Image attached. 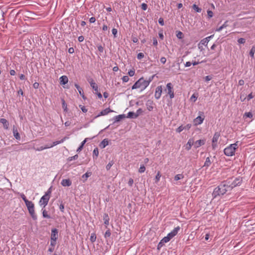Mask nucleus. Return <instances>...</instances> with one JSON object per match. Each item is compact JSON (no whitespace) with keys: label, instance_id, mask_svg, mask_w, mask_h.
Masks as SVG:
<instances>
[{"label":"nucleus","instance_id":"nucleus-1","mask_svg":"<svg viewBox=\"0 0 255 255\" xmlns=\"http://www.w3.org/2000/svg\"><path fill=\"white\" fill-rule=\"evenodd\" d=\"M230 186L229 182H227L226 180L222 182L218 187L214 189L212 193L213 198H216L218 196L224 195L228 191H231V187Z\"/></svg>","mask_w":255,"mask_h":255},{"label":"nucleus","instance_id":"nucleus-2","mask_svg":"<svg viewBox=\"0 0 255 255\" xmlns=\"http://www.w3.org/2000/svg\"><path fill=\"white\" fill-rule=\"evenodd\" d=\"M153 77L154 76H152L148 81L144 80L143 78H140L133 84L131 87V89L133 90L141 88V90L145 89L149 85L150 82L152 80Z\"/></svg>","mask_w":255,"mask_h":255},{"label":"nucleus","instance_id":"nucleus-3","mask_svg":"<svg viewBox=\"0 0 255 255\" xmlns=\"http://www.w3.org/2000/svg\"><path fill=\"white\" fill-rule=\"evenodd\" d=\"M238 141L235 143L231 144L224 150L225 154L228 156H232L235 154V151L238 147Z\"/></svg>","mask_w":255,"mask_h":255},{"label":"nucleus","instance_id":"nucleus-4","mask_svg":"<svg viewBox=\"0 0 255 255\" xmlns=\"http://www.w3.org/2000/svg\"><path fill=\"white\" fill-rule=\"evenodd\" d=\"M65 137L61 139L60 140H58V141H54L52 142V143L50 145H46L45 146H40L38 148H34V149L36 151H42L44 149H47V148H51L58 144H60V143H61L62 142H64V141L65 140Z\"/></svg>","mask_w":255,"mask_h":255},{"label":"nucleus","instance_id":"nucleus-5","mask_svg":"<svg viewBox=\"0 0 255 255\" xmlns=\"http://www.w3.org/2000/svg\"><path fill=\"white\" fill-rule=\"evenodd\" d=\"M226 181L227 182H229V184H230V186L231 187V190H232L233 188L240 185L242 180L240 178H236L234 180H233V179H229Z\"/></svg>","mask_w":255,"mask_h":255},{"label":"nucleus","instance_id":"nucleus-6","mask_svg":"<svg viewBox=\"0 0 255 255\" xmlns=\"http://www.w3.org/2000/svg\"><path fill=\"white\" fill-rule=\"evenodd\" d=\"M165 91L167 92V94L169 96L170 99H172L174 97L173 86L171 83H168L166 85V89Z\"/></svg>","mask_w":255,"mask_h":255},{"label":"nucleus","instance_id":"nucleus-7","mask_svg":"<svg viewBox=\"0 0 255 255\" xmlns=\"http://www.w3.org/2000/svg\"><path fill=\"white\" fill-rule=\"evenodd\" d=\"M49 197L47 195H44L40 199L39 202V204L40 206H43V208H45V206L48 204V201L49 200Z\"/></svg>","mask_w":255,"mask_h":255},{"label":"nucleus","instance_id":"nucleus-8","mask_svg":"<svg viewBox=\"0 0 255 255\" xmlns=\"http://www.w3.org/2000/svg\"><path fill=\"white\" fill-rule=\"evenodd\" d=\"M162 92V86H158L156 87L154 96L156 99H159L161 95Z\"/></svg>","mask_w":255,"mask_h":255},{"label":"nucleus","instance_id":"nucleus-9","mask_svg":"<svg viewBox=\"0 0 255 255\" xmlns=\"http://www.w3.org/2000/svg\"><path fill=\"white\" fill-rule=\"evenodd\" d=\"M204 120V115H203L202 117H201L200 116H198L193 121L194 125L197 126V125L201 124L203 123Z\"/></svg>","mask_w":255,"mask_h":255},{"label":"nucleus","instance_id":"nucleus-10","mask_svg":"<svg viewBox=\"0 0 255 255\" xmlns=\"http://www.w3.org/2000/svg\"><path fill=\"white\" fill-rule=\"evenodd\" d=\"M180 228L179 226H178L175 228L171 232L168 233L167 235L169 237H170L171 239H172L174 237H175L178 232L179 231Z\"/></svg>","mask_w":255,"mask_h":255},{"label":"nucleus","instance_id":"nucleus-11","mask_svg":"<svg viewBox=\"0 0 255 255\" xmlns=\"http://www.w3.org/2000/svg\"><path fill=\"white\" fill-rule=\"evenodd\" d=\"M180 228L179 226H178L175 228L171 232L168 233L167 235L169 237H170L171 239H172L174 237H175L178 232L179 231Z\"/></svg>","mask_w":255,"mask_h":255},{"label":"nucleus","instance_id":"nucleus-12","mask_svg":"<svg viewBox=\"0 0 255 255\" xmlns=\"http://www.w3.org/2000/svg\"><path fill=\"white\" fill-rule=\"evenodd\" d=\"M58 232L56 229H52L51 230V240H57L58 237Z\"/></svg>","mask_w":255,"mask_h":255},{"label":"nucleus","instance_id":"nucleus-13","mask_svg":"<svg viewBox=\"0 0 255 255\" xmlns=\"http://www.w3.org/2000/svg\"><path fill=\"white\" fill-rule=\"evenodd\" d=\"M113 111L111 110L110 108H107L103 111H102L98 115H97L95 117V118H97L100 116H105L107 115L108 114L110 113V112H112Z\"/></svg>","mask_w":255,"mask_h":255},{"label":"nucleus","instance_id":"nucleus-14","mask_svg":"<svg viewBox=\"0 0 255 255\" xmlns=\"http://www.w3.org/2000/svg\"><path fill=\"white\" fill-rule=\"evenodd\" d=\"M27 209L32 219L34 220H36L37 218L35 213L34 206L33 207H31Z\"/></svg>","mask_w":255,"mask_h":255},{"label":"nucleus","instance_id":"nucleus-15","mask_svg":"<svg viewBox=\"0 0 255 255\" xmlns=\"http://www.w3.org/2000/svg\"><path fill=\"white\" fill-rule=\"evenodd\" d=\"M88 81L93 89L96 92H98V87L96 83L94 81V80L92 79H88Z\"/></svg>","mask_w":255,"mask_h":255},{"label":"nucleus","instance_id":"nucleus-16","mask_svg":"<svg viewBox=\"0 0 255 255\" xmlns=\"http://www.w3.org/2000/svg\"><path fill=\"white\" fill-rule=\"evenodd\" d=\"M213 36L214 35H212L203 39L202 40H201L200 44H201L202 45L205 46H207L210 40L213 37Z\"/></svg>","mask_w":255,"mask_h":255},{"label":"nucleus","instance_id":"nucleus-17","mask_svg":"<svg viewBox=\"0 0 255 255\" xmlns=\"http://www.w3.org/2000/svg\"><path fill=\"white\" fill-rule=\"evenodd\" d=\"M12 132H13V136L15 138V139H16L17 140L20 139V136L18 132L16 127L13 126V128H12Z\"/></svg>","mask_w":255,"mask_h":255},{"label":"nucleus","instance_id":"nucleus-18","mask_svg":"<svg viewBox=\"0 0 255 255\" xmlns=\"http://www.w3.org/2000/svg\"><path fill=\"white\" fill-rule=\"evenodd\" d=\"M61 184L63 186L69 187L71 185L72 182L69 179H64L62 180Z\"/></svg>","mask_w":255,"mask_h":255},{"label":"nucleus","instance_id":"nucleus-19","mask_svg":"<svg viewBox=\"0 0 255 255\" xmlns=\"http://www.w3.org/2000/svg\"><path fill=\"white\" fill-rule=\"evenodd\" d=\"M205 143V139H200L196 141L194 143V147L197 148Z\"/></svg>","mask_w":255,"mask_h":255},{"label":"nucleus","instance_id":"nucleus-20","mask_svg":"<svg viewBox=\"0 0 255 255\" xmlns=\"http://www.w3.org/2000/svg\"><path fill=\"white\" fill-rule=\"evenodd\" d=\"M0 123L3 125V128L7 129L9 127V123L5 119H0Z\"/></svg>","mask_w":255,"mask_h":255},{"label":"nucleus","instance_id":"nucleus-21","mask_svg":"<svg viewBox=\"0 0 255 255\" xmlns=\"http://www.w3.org/2000/svg\"><path fill=\"white\" fill-rule=\"evenodd\" d=\"M60 83L61 85H65L68 82V77L66 76H62L60 79Z\"/></svg>","mask_w":255,"mask_h":255},{"label":"nucleus","instance_id":"nucleus-22","mask_svg":"<svg viewBox=\"0 0 255 255\" xmlns=\"http://www.w3.org/2000/svg\"><path fill=\"white\" fill-rule=\"evenodd\" d=\"M194 140L193 139H189L187 143L186 146V149L187 150H189L192 146L194 144Z\"/></svg>","mask_w":255,"mask_h":255},{"label":"nucleus","instance_id":"nucleus-23","mask_svg":"<svg viewBox=\"0 0 255 255\" xmlns=\"http://www.w3.org/2000/svg\"><path fill=\"white\" fill-rule=\"evenodd\" d=\"M90 138H86L81 143V145H80V146L78 148V149H77V152H80L81 150H82V149H83V146L84 145V144H85V143L89 140L90 139Z\"/></svg>","mask_w":255,"mask_h":255},{"label":"nucleus","instance_id":"nucleus-24","mask_svg":"<svg viewBox=\"0 0 255 255\" xmlns=\"http://www.w3.org/2000/svg\"><path fill=\"white\" fill-rule=\"evenodd\" d=\"M75 86L76 88V89L78 90L80 95L83 98H84V93L83 89L77 84H75Z\"/></svg>","mask_w":255,"mask_h":255},{"label":"nucleus","instance_id":"nucleus-25","mask_svg":"<svg viewBox=\"0 0 255 255\" xmlns=\"http://www.w3.org/2000/svg\"><path fill=\"white\" fill-rule=\"evenodd\" d=\"M152 104L153 102L150 100H148L146 103L147 109L149 111H151L153 109Z\"/></svg>","mask_w":255,"mask_h":255},{"label":"nucleus","instance_id":"nucleus-26","mask_svg":"<svg viewBox=\"0 0 255 255\" xmlns=\"http://www.w3.org/2000/svg\"><path fill=\"white\" fill-rule=\"evenodd\" d=\"M125 118V115H120L117 116H115L114 118V123L118 122L120 121L121 120Z\"/></svg>","mask_w":255,"mask_h":255},{"label":"nucleus","instance_id":"nucleus-27","mask_svg":"<svg viewBox=\"0 0 255 255\" xmlns=\"http://www.w3.org/2000/svg\"><path fill=\"white\" fill-rule=\"evenodd\" d=\"M220 136V134L219 132H215L212 138V142H217Z\"/></svg>","mask_w":255,"mask_h":255},{"label":"nucleus","instance_id":"nucleus-28","mask_svg":"<svg viewBox=\"0 0 255 255\" xmlns=\"http://www.w3.org/2000/svg\"><path fill=\"white\" fill-rule=\"evenodd\" d=\"M108 144H109V141H108V139H104L100 143V146L101 148H104L106 146H107L108 145Z\"/></svg>","mask_w":255,"mask_h":255},{"label":"nucleus","instance_id":"nucleus-29","mask_svg":"<svg viewBox=\"0 0 255 255\" xmlns=\"http://www.w3.org/2000/svg\"><path fill=\"white\" fill-rule=\"evenodd\" d=\"M103 220L104 221V224L105 225H108L109 224V218L108 214L105 213L104 214Z\"/></svg>","mask_w":255,"mask_h":255},{"label":"nucleus","instance_id":"nucleus-30","mask_svg":"<svg viewBox=\"0 0 255 255\" xmlns=\"http://www.w3.org/2000/svg\"><path fill=\"white\" fill-rule=\"evenodd\" d=\"M211 161L210 160V157H208L206 159V161L204 163L203 167H206L207 168H208V167H209L211 165Z\"/></svg>","mask_w":255,"mask_h":255},{"label":"nucleus","instance_id":"nucleus-31","mask_svg":"<svg viewBox=\"0 0 255 255\" xmlns=\"http://www.w3.org/2000/svg\"><path fill=\"white\" fill-rule=\"evenodd\" d=\"M127 118L131 119H136L137 117L135 115V113L133 112H129L128 114Z\"/></svg>","mask_w":255,"mask_h":255},{"label":"nucleus","instance_id":"nucleus-32","mask_svg":"<svg viewBox=\"0 0 255 255\" xmlns=\"http://www.w3.org/2000/svg\"><path fill=\"white\" fill-rule=\"evenodd\" d=\"M25 204L27 209L33 207L34 206V204L31 201H29L28 200L26 202H25Z\"/></svg>","mask_w":255,"mask_h":255},{"label":"nucleus","instance_id":"nucleus-33","mask_svg":"<svg viewBox=\"0 0 255 255\" xmlns=\"http://www.w3.org/2000/svg\"><path fill=\"white\" fill-rule=\"evenodd\" d=\"M176 35V37L180 39H182L184 37L183 33L180 31H177Z\"/></svg>","mask_w":255,"mask_h":255},{"label":"nucleus","instance_id":"nucleus-34","mask_svg":"<svg viewBox=\"0 0 255 255\" xmlns=\"http://www.w3.org/2000/svg\"><path fill=\"white\" fill-rule=\"evenodd\" d=\"M171 239V238L167 235V236L164 237L161 241L164 244L165 243L168 242Z\"/></svg>","mask_w":255,"mask_h":255},{"label":"nucleus","instance_id":"nucleus-35","mask_svg":"<svg viewBox=\"0 0 255 255\" xmlns=\"http://www.w3.org/2000/svg\"><path fill=\"white\" fill-rule=\"evenodd\" d=\"M193 9L197 12H201L202 9L199 8L196 4H194L192 5Z\"/></svg>","mask_w":255,"mask_h":255},{"label":"nucleus","instance_id":"nucleus-36","mask_svg":"<svg viewBox=\"0 0 255 255\" xmlns=\"http://www.w3.org/2000/svg\"><path fill=\"white\" fill-rule=\"evenodd\" d=\"M91 172H86L84 174H83L82 176V178H84V182L87 180V178L91 175Z\"/></svg>","mask_w":255,"mask_h":255},{"label":"nucleus","instance_id":"nucleus-37","mask_svg":"<svg viewBox=\"0 0 255 255\" xmlns=\"http://www.w3.org/2000/svg\"><path fill=\"white\" fill-rule=\"evenodd\" d=\"M184 178V175L182 174H178L175 176L174 180L178 181Z\"/></svg>","mask_w":255,"mask_h":255},{"label":"nucleus","instance_id":"nucleus-38","mask_svg":"<svg viewBox=\"0 0 255 255\" xmlns=\"http://www.w3.org/2000/svg\"><path fill=\"white\" fill-rule=\"evenodd\" d=\"M42 216H43V218H48V219H50L51 218L50 216L48 214L47 212L45 210H43V209H42Z\"/></svg>","mask_w":255,"mask_h":255},{"label":"nucleus","instance_id":"nucleus-39","mask_svg":"<svg viewBox=\"0 0 255 255\" xmlns=\"http://www.w3.org/2000/svg\"><path fill=\"white\" fill-rule=\"evenodd\" d=\"M99 155V150L98 148H95L93 150V158H97Z\"/></svg>","mask_w":255,"mask_h":255},{"label":"nucleus","instance_id":"nucleus-40","mask_svg":"<svg viewBox=\"0 0 255 255\" xmlns=\"http://www.w3.org/2000/svg\"><path fill=\"white\" fill-rule=\"evenodd\" d=\"M90 241L92 243H94L96 241V235L95 234L93 233L91 234L90 238Z\"/></svg>","mask_w":255,"mask_h":255},{"label":"nucleus","instance_id":"nucleus-41","mask_svg":"<svg viewBox=\"0 0 255 255\" xmlns=\"http://www.w3.org/2000/svg\"><path fill=\"white\" fill-rule=\"evenodd\" d=\"M255 53V47L253 46L250 51V55L252 57H254V54Z\"/></svg>","mask_w":255,"mask_h":255},{"label":"nucleus","instance_id":"nucleus-42","mask_svg":"<svg viewBox=\"0 0 255 255\" xmlns=\"http://www.w3.org/2000/svg\"><path fill=\"white\" fill-rule=\"evenodd\" d=\"M145 170V167L144 165H140V166L138 169V172L140 173H143Z\"/></svg>","mask_w":255,"mask_h":255},{"label":"nucleus","instance_id":"nucleus-43","mask_svg":"<svg viewBox=\"0 0 255 255\" xmlns=\"http://www.w3.org/2000/svg\"><path fill=\"white\" fill-rule=\"evenodd\" d=\"M114 162L113 161H111L106 166V169L107 170H110L112 166L114 164Z\"/></svg>","mask_w":255,"mask_h":255},{"label":"nucleus","instance_id":"nucleus-44","mask_svg":"<svg viewBox=\"0 0 255 255\" xmlns=\"http://www.w3.org/2000/svg\"><path fill=\"white\" fill-rule=\"evenodd\" d=\"M160 177H161L160 173L159 172H158L155 176V180L156 183L158 182L159 181Z\"/></svg>","mask_w":255,"mask_h":255},{"label":"nucleus","instance_id":"nucleus-45","mask_svg":"<svg viewBox=\"0 0 255 255\" xmlns=\"http://www.w3.org/2000/svg\"><path fill=\"white\" fill-rule=\"evenodd\" d=\"M143 113V111L141 109H138L136 112H135V115L136 117L137 118L139 115H140Z\"/></svg>","mask_w":255,"mask_h":255},{"label":"nucleus","instance_id":"nucleus-46","mask_svg":"<svg viewBox=\"0 0 255 255\" xmlns=\"http://www.w3.org/2000/svg\"><path fill=\"white\" fill-rule=\"evenodd\" d=\"M111 234L110 230L109 229L106 232L104 237L105 238H108L111 236Z\"/></svg>","mask_w":255,"mask_h":255},{"label":"nucleus","instance_id":"nucleus-47","mask_svg":"<svg viewBox=\"0 0 255 255\" xmlns=\"http://www.w3.org/2000/svg\"><path fill=\"white\" fill-rule=\"evenodd\" d=\"M184 129V127L181 126L179 127L176 130L177 132L180 133Z\"/></svg>","mask_w":255,"mask_h":255},{"label":"nucleus","instance_id":"nucleus-48","mask_svg":"<svg viewBox=\"0 0 255 255\" xmlns=\"http://www.w3.org/2000/svg\"><path fill=\"white\" fill-rule=\"evenodd\" d=\"M112 33L114 35L115 37H117V33H118V30L116 28H113L112 29Z\"/></svg>","mask_w":255,"mask_h":255},{"label":"nucleus","instance_id":"nucleus-49","mask_svg":"<svg viewBox=\"0 0 255 255\" xmlns=\"http://www.w3.org/2000/svg\"><path fill=\"white\" fill-rule=\"evenodd\" d=\"M78 155L77 154H76V155H75L73 156L70 157L68 158V160L69 161H72L73 160H76V159H77L78 158Z\"/></svg>","mask_w":255,"mask_h":255},{"label":"nucleus","instance_id":"nucleus-50","mask_svg":"<svg viewBox=\"0 0 255 255\" xmlns=\"http://www.w3.org/2000/svg\"><path fill=\"white\" fill-rule=\"evenodd\" d=\"M207 14H208L209 18H211L213 16V12L210 10H207Z\"/></svg>","mask_w":255,"mask_h":255},{"label":"nucleus","instance_id":"nucleus-51","mask_svg":"<svg viewBox=\"0 0 255 255\" xmlns=\"http://www.w3.org/2000/svg\"><path fill=\"white\" fill-rule=\"evenodd\" d=\"M141 7L142 10H146L147 8V5L146 3H143L141 4Z\"/></svg>","mask_w":255,"mask_h":255},{"label":"nucleus","instance_id":"nucleus-52","mask_svg":"<svg viewBox=\"0 0 255 255\" xmlns=\"http://www.w3.org/2000/svg\"><path fill=\"white\" fill-rule=\"evenodd\" d=\"M158 22H159V23L161 25H162V26L164 25V19H163V18H162V17H160V18H159V19H158Z\"/></svg>","mask_w":255,"mask_h":255},{"label":"nucleus","instance_id":"nucleus-53","mask_svg":"<svg viewBox=\"0 0 255 255\" xmlns=\"http://www.w3.org/2000/svg\"><path fill=\"white\" fill-rule=\"evenodd\" d=\"M122 80L124 82H127L129 80V78L128 76H124L122 78Z\"/></svg>","mask_w":255,"mask_h":255},{"label":"nucleus","instance_id":"nucleus-54","mask_svg":"<svg viewBox=\"0 0 255 255\" xmlns=\"http://www.w3.org/2000/svg\"><path fill=\"white\" fill-rule=\"evenodd\" d=\"M238 42L239 43H241V44H244L246 42V40L244 38H239L238 40Z\"/></svg>","mask_w":255,"mask_h":255},{"label":"nucleus","instance_id":"nucleus-55","mask_svg":"<svg viewBox=\"0 0 255 255\" xmlns=\"http://www.w3.org/2000/svg\"><path fill=\"white\" fill-rule=\"evenodd\" d=\"M245 116H246V117L249 118H252L253 117V115H252V113L248 112V113H246L245 114Z\"/></svg>","mask_w":255,"mask_h":255},{"label":"nucleus","instance_id":"nucleus-56","mask_svg":"<svg viewBox=\"0 0 255 255\" xmlns=\"http://www.w3.org/2000/svg\"><path fill=\"white\" fill-rule=\"evenodd\" d=\"M144 57V54L142 53H139L137 55V58L138 59H141Z\"/></svg>","mask_w":255,"mask_h":255},{"label":"nucleus","instance_id":"nucleus-57","mask_svg":"<svg viewBox=\"0 0 255 255\" xmlns=\"http://www.w3.org/2000/svg\"><path fill=\"white\" fill-rule=\"evenodd\" d=\"M62 107L64 109V111L67 110V105L64 100H62Z\"/></svg>","mask_w":255,"mask_h":255},{"label":"nucleus","instance_id":"nucleus-58","mask_svg":"<svg viewBox=\"0 0 255 255\" xmlns=\"http://www.w3.org/2000/svg\"><path fill=\"white\" fill-rule=\"evenodd\" d=\"M128 74L129 76L132 77L135 74V71L133 70H130L128 71Z\"/></svg>","mask_w":255,"mask_h":255},{"label":"nucleus","instance_id":"nucleus-59","mask_svg":"<svg viewBox=\"0 0 255 255\" xmlns=\"http://www.w3.org/2000/svg\"><path fill=\"white\" fill-rule=\"evenodd\" d=\"M51 187H50L48 190H47V191L45 193L44 195H47L48 196V197H50V194L51 193Z\"/></svg>","mask_w":255,"mask_h":255},{"label":"nucleus","instance_id":"nucleus-60","mask_svg":"<svg viewBox=\"0 0 255 255\" xmlns=\"http://www.w3.org/2000/svg\"><path fill=\"white\" fill-rule=\"evenodd\" d=\"M79 107L81 108V109L83 112L86 113L87 112V109L85 108V107L82 105H80Z\"/></svg>","mask_w":255,"mask_h":255},{"label":"nucleus","instance_id":"nucleus-61","mask_svg":"<svg viewBox=\"0 0 255 255\" xmlns=\"http://www.w3.org/2000/svg\"><path fill=\"white\" fill-rule=\"evenodd\" d=\"M131 39L134 43H137L138 41V38L136 37L132 36Z\"/></svg>","mask_w":255,"mask_h":255},{"label":"nucleus","instance_id":"nucleus-62","mask_svg":"<svg viewBox=\"0 0 255 255\" xmlns=\"http://www.w3.org/2000/svg\"><path fill=\"white\" fill-rule=\"evenodd\" d=\"M198 96L197 95H195V94L192 95V96L191 97L190 99L194 100V102H195L197 99Z\"/></svg>","mask_w":255,"mask_h":255},{"label":"nucleus","instance_id":"nucleus-63","mask_svg":"<svg viewBox=\"0 0 255 255\" xmlns=\"http://www.w3.org/2000/svg\"><path fill=\"white\" fill-rule=\"evenodd\" d=\"M20 197H21V198L24 201V202H26L27 200V199H26V197H25V196L24 195V194L21 193L20 194Z\"/></svg>","mask_w":255,"mask_h":255},{"label":"nucleus","instance_id":"nucleus-64","mask_svg":"<svg viewBox=\"0 0 255 255\" xmlns=\"http://www.w3.org/2000/svg\"><path fill=\"white\" fill-rule=\"evenodd\" d=\"M133 183V180L132 178H130L128 182V184L130 186H132Z\"/></svg>","mask_w":255,"mask_h":255}]
</instances>
